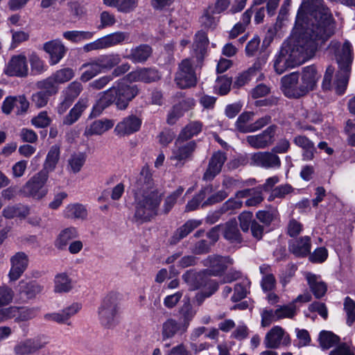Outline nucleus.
Masks as SVG:
<instances>
[{
    "mask_svg": "<svg viewBox=\"0 0 355 355\" xmlns=\"http://www.w3.org/2000/svg\"><path fill=\"white\" fill-rule=\"evenodd\" d=\"M297 38L284 44L274 60V69L282 74L313 56L317 49L334 33L336 22L323 0H306L298 10L295 28Z\"/></svg>",
    "mask_w": 355,
    "mask_h": 355,
    "instance_id": "1",
    "label": "nucleus"
},
{
    "mask_svg": "<svg viewBox=\"0 0 355 355\" xmlns=\"http://www.w3.org/2000/svg\"><path fill=\"white\" fill-rule=\"evenodd\" d=\"M152 173L148 166L142 167L132 184L135 221L140 223L151 220L157 214L162 194L153 188Z\"/></svg>",
    "mask_w": 355,
    "mask_h": 355,
    "instance_id": "2",
    "label": "nucleus"
},
{
    "mask_svg": "<svg viewBox=\"0 0 355 355\" xmlns=\"http://www.w3.org/2000/svg\"><path fill=\"white\" fill-rule=\"evenodd\" d=\"M138 93L137 85H128L121 80L116 81L112 87L101 93V97L93 107L92 112L94 115H98L113 103L117 109L124 110Z\"/></svg>",
    "mask_w": 355,
    "mask_h": 355,
    "instance_id": "3",
    "label": "nucleus"
},
{
    "mask_svg": "<svg viewBox=\"0 0 355 355\" xmlns=\"http://www.w3.org/2000/svg\"><path fill=\"white\" fill-rule=\"evenodd\" d=\"M336 60L339 67V71L336 74V92L343 94L348 83L350 64L352 62L351 44L349 42H345L341 49V52H336Z\"/></svg>",
    "mask_w": 355,
    "mask_h": 355,
    "instance_id": "4",
    "label": "nucleus"
},
{
    "mask_svg": "<svg viewBox=\"0 0 355 355\" xmlns=\"http://www.w3.org/2000/svg\"><path fill=\"white\" fill-rule=\"evenodd\" d=\"M120 302V295L117 293L111 292L103 298L98 311L100 322L103 326L109 328L115 325L121 310Z\"/></svg>",
    "mask_w": 355,
    "mask_h": 355,
    "instance_id": "5",
    "label": "nucleus"
},
{
    "mask_svg": "<svg viewBox=\"0 0 355 355\" xmlns=\"http://www.w3.org/2000/svg\"><path fill=\"white\" fill-rule=\"evenodd\" d=\"M48 179L49 175L46 171H40L25 183L20 193L26 197L41 200L48 193L49 190L45 186Z\"/></svg>",
    "mask_w": 355,
    "mask_h": 355,
    "instance_id": "6",
    "label": "nucleus"
},
{
    "mask_svg": "<svg viewBox=\"0 0 355 355\" xmlns=\"http://www.w3.org/2000/svg\"><path fill=\"white\" fill-rule=\"evenodd\" d=\"M196 147V141H187L177 137L170 159L175 162L174 165L176 167H182L187 162L191 160Z\"/></svg>",
    "mask_w": 355,
    "mask_h": 355,
    "instance_id": "7",
    "label": "nucleus"
},
{
    "mask_svg": "<svg viewBox=\"0 0 355 355\" xmlns=\"http://www.w3.org/2000/svg\"><path fill=\"white\" fill-rule=\"evenodd\" d=\"M49 344L46 336L38 334L17 343L13 347L15 355H35L45 348Z\"/></svg>",
    "mask_w": 355,
    "mask_h": 355,
    "instance_id": "8",
    "label": "nucleus"
},
{
    "mask_svg": "<svg viewBox=\"0 0 355 355\" xmlns=\"http://www.w3.org/2000/svg\"><path fill=\"white\" fill-rule=\"evenodd\" d=\"M174 81L181 89L193 87L197 83V76L191 58H186L178 64Z\"/></svg>",
    "mask_w": 355,
    "mask_h": 355,
    "instance_id": "9",
    "label": "nucleus"
},
{
    "mask_svg": "<svg viewBox=\"0 0 355 355\" xmlns=\"http://www.w3.org/2000/svg\"><path fill=\"white\" fill-rule=\"evenodd\" d=\"M250 165L265 169L279 168L282 165L280 157L270 151H259L251 155Z\"/></svg>",
    "mask_w": 355,
    "mask_h": 355,
    "instance_id": "10",
    "label": "nucleus"
},
{
    "mask_svg": "<svg viewBox=\"0 0 355 355\" xmlns=\"http://www.w3.org/2000/svg\"><path fill=\"white\" fill-rule=\"evenodd\" d=\"M232 263V259L229 257L217 254L209 255L202 261L203 266L207 268L205 273L212 276L221 275Z\"/></svg>",
    "mask_w": 355,
    "mask_h": 355,
    "instance_id": "11",
    "label": "nucleus"
},
{
    "mask_svg": "<svg viewBox=\"0 0 355 355\" xmlns=\"http://www.w3.org/2000/svg\"><path fill=\"white\" fill-rule=\"evenodd\" d=\"M276 130L277 126L275 125H270L258 135L248 136L246 137V141L253 148H266L273 144Z\"/></svg>",
    "mask_w": 355,
    "mask_h": 355,
    "instance_id": "12",
    "label": "nucleus"
},
{
    "mask_svg": "<svg viewBox=\"0 0 355 355\" xmlns=\"http://www.w3.org/2000/svg\"><path fill=\"white\" fill-rule=\"evenodd\" d=\"M299 73L293 72L284 76L281 79V89L288 98H298L304 96L301 83L298 84Z\"/></svg>",
    "mask_w": 355,
    "mask_h": 355,
    "instance_id": "13",
    "label": "nucleus"
},
{
    "mask_svg": "<svg viewBox=\"0 0 355 355\" xmlns=\"http://www.w3.org/2000/svg\"><path fill=\"white\" fill-rule=\"evenodd\" d=\"M263 344L268 349H277L282 345H289L291 339L281 327L275 326L266 334Z\"/></svg>",
    "mask_w": 355,
    "mask_h": 355,
    "instance_id": "14",
    "label": "nucleus"
},
{
    "mask_svg": "<svg viewBox=\"0 0 355 355\" xmlns=\"http://www.w3.org/2000/svg\"><path fill=\"white\" fill-rule=\"evenodd\" d=\"M141 125V120L134 114L124 117L114 129V133L119 138L128 137L138 132Z\"/></svg>",
    "mask_w": 355,
    "mask_h": 355,
    "instance_id": "15",
    "label": "nucleus"
},
{
    "mask_svg": "<svg viewBox=\"0 0 355 355\" xmlns=\"http://www.w3.org/2000/svg\"><path fill=\"white\" fill-rule=\"evenodd\" d=\"M10 269L8 278L10 282L19 279L28 266V255L23 252H18L10 257Z\"/></svg>",
    "mask_w": 355,
    "mask_h": 355,
    "instance_id": "16",
    "label": "nucleus"
},
{
    "mask_svg": "<svg viewBox=\"0 0 355 355\" xmlns=\"http://www.w3.org/2000/svg\"><path fill=\"white\" fill-rule=\"evenodd\" d=\"M130 69V65L128 62H124L120 66L114 68L110 75L103 76L89 84V87L92 89L100 90L107 86L114 78H116L125 74Z\"/></svg>",
    "mask_w": 355,
    "mask_h": 355,
    "instance_id": "17",
    "label": "nucleus"
},
{
    "mask_svg": "<svg viewBox=\"0 0 355 355\" xmlns=\"http://www.w3.org/2000/svg\"><path fill=\"white\" fill-rule=\"evenodd\" d=\"M226 159L227 157L225 153L221 151L214 153L209 159L208 167L202 179L206 181L212 180L220 172Z\"/></svg>",
    "mask_w": 355,
    "mask_h": 355,
    "instance_id": "18",
    "label": "nucleus"
},
{
    "mask_svg": "<svg viewBox=\"0 0 355 355\" xmlns=\"http://www.w3.org/2000/svg\"><path fill=\"white\" fill-rule=\"evenodd\" d=\"M5 73L10 76H26L28 73L26 58L24 55H17L12 57L8 62Z\"/></svg>",
    "mask_w": 355,
    "mask_h": 355,
    "instance_id": "19",
    "label": "nucleus"
},
{
    "mask_svg": "<svg viewBox=\"0 0 355 355\" xmlns=\"http://www.w3.org/2000/svg\"><path fill=\"white\" fill-rule=\"evenodd\" d=\"M237 184L238 181L233 178H224L223 180V189L207 197V200L203 202L202 206H209L223 201L228 196L232 189L237 187Z\"/></svg>",
    "mask_w": 355,
    "mask_h": 355,
    "instance_id": "20",
    "label": "nucleus"
},
{
    "mask_svg": "<svg viewBox=\"0 0 355 355\" xmlns=\"http://www.w3.org/2000/svg\"><path fill=\"white\" fill-rule=\"evenodd\" d=\"M320 78V74L314 65L308 66L303 69L301 85L304 95L315 88Z\"/></svg>",
    "mask_w": 355,
    "mask_h": 355,
    "instance_id": "21",
    "label": "nucleus"
},
{
    "mask_svg": "<svg viewBox=\"0 0 355 355\" xmlns=\"http://www.w3.org/2000/svg\"><path fill=\"white\" fill-rule=\"evenodd\" d=\"M220 225L225 239L232 244H241L243 242V237L235 218Z\"/></svg>",
    "mask_w": 355,
    "mask_h": 355,
    "instance_id": "22",
    "label": "nucleus"
},
{
    "mask_svg": "<svg viewBox=\"0 0 355 355\" xmlns=\"http://www.w3.org/2000/svg\"><path fill=\"white\" fill-rule=\"evenodd\" d=\"M289 251L297 257H305L310 254L311 249V238L308 236H302L292 240L288 244Z\"/></svg>",
    "mask_w": 355,
    "mask_h": 355,
    "instance_id": "23",
    "label": "nucleus"
},
{
    "mask_svg": "<svg viewBox=\"0 0 355 355\" xmlns=\"http://www.w3.org/2000/svg\"><path fill=\"white\" fill-rule=\"evenodd\" d=\"M44 50L49 55L51 65L58 64L66 53L65 46L58 40L46 42L44 44Z\"/></svg>",
    "mask_w": 355,
    "mask_h": 355,
    "instance_id": "24",
    "label": "nucleus"
},
{
    "mask_svg": "<svg viewBox=\"0 0 355 355\" xmlns=\"http://www.w3.org/2000/svg\"><path fill=\"white\" fill-rule=\"evenodd\" d=\"M128 78L132 81H141L144 83L155 82L160 79L161 76L157 70L151 68H142L131 71Z\"/></svg>",
    "mask_w": 355,
    "mask_h": 355,
    "instance_id": "25",
    "label": "nucleus"
},
{
    "mask_svg": "<svg viewBox=\"0 0 355 355\" xmlns=\"http://www.w3.org/2000/svg\"><path fill=\"white\" fill-rule=\"evenodd\" d=\"M205 271L203 273H196L192 271H187L182 275L183 280L189 286V289L194 291L201 287L209 286V282Z\"/></svg>",
    "mask_w": 355,
    "mask_h": 355,
    "instance_id": "26",
    "label": "nucleus"
},
{
    "mask_svg": "<svg viewBox=\"0 0 355 355\" xmlns=\"http://www.w3.org/2000/svg\"><path fill=\"white\" fill-rule=\"evenodd\" d=\"M114 121L112 119H103L93 121L85 130L86 137L101 135L113 128Z\"/></svg>",
    "mask_w": 355,
    "mask_h": 355,
    "instance_id": "27",
    "label": "nucleus"
},
{
    "mask_svg": "<svg viewBox=\"0 0 355 355\" xmlns=\"http://www.w3.org/2000/svg\"><path fill=\"white\" fill-rule=\"evenodd\" d=\"M78 231L75 227H68L62 229L58 234L55 241V247L60 250L67 248L69 242L78 237Z\"/></svg>",
    "mask_w": 355,
    "mask_h": 355,
    "instance_id": "28",
    "label": "nucleus"
},
{
    "mask_svg": "<svg viewBox=\"0 0 355 355\" xmlns=\"http://www.w3.org/2000/svg\"><path fill=\"white\" fill-rule=\"evenodd\" d=\"M201 224L202 221L200 220L190 219L187 220L184 224L175 230L171 238L170 243L173 245L178 243L180 240L189 234L193 230L201 225Z\"/></svg>",
    "mask_w": 355,
    "mask_h": 355,
    "instance_id": "29",
    "label": "nucleus"
},
{
    "mask_svg": "<svg viewBox=\"0 0 355 355\" xmlns=\"http://www.w3.org/2000/svg\"><path fill=\"white\" fill-rule=\"evenodd\" d=\"M19 293L28 300L35 299L37 295L41 294L44 290V286L35 280L28 282L21 281L19 282Z\"/></svg>",
    "mask_w": 355,
    "mask_h": 355,
    "instance_id": "30",
    "label": "nucleus"
},
{
    "mask_svg": "<svg viewBox=\"0 0 355 355\" xmlns=\"http://www.w3.org/2000/svg\"><path fill=\"white\" fill-rule=\"evenodd\" d=\"M179 323L182 326V333H185L191 322L196 314V311L194 310L188 300L185 302L179 309Z\"/></svg>",
    "mask_w": 355,
    "mask_h": 355,
    "instance_id": "31",
    "label": "nucleus"
},
{
    "mask_svg": "<svg viewBox=\"0 0 355 355\" xmlns=\"http://www.w3.org/2000/svg\"><path fill=\"white\" fill-rule=\"evenodd\" d=\"M305 277L314 296L318 299L324 296L327 292V287L326 284L321 279V277L311 272H307Z\"/></svg>",
    "mask_w": 355,
    "mask_h": 355,
    "instance_id": "32",
    "label": "nucleus"
},
{
    "mask_svg": "<svg viewBox=\"0 0 355 355\" xmlns=\"http://www.w3.org/2000/svg\"><path fill=\"white\" fill-rule=\"evenodd\" d=\"M152 48L148 44H140L132 48L127 58L135 63H142L146 62L151 55Z\"/></svg>",
    "mask_w": 355,
    "mask_h": 355,
    "instance_id": "33",
    "label": "nucleus"
},
{
    "mask_svg": "<svg viewBox=\"0 0 355 355\" xmlns=\"http://www.w3.org/2000/svg\"><path fill=\"white\" fill-rule=\"evenodd\" d=\"M102 72L107 71L119 67L121 58L118 53L101 55L95 58Z\"/></svg>",
    "mask_w": 355,
    "mask_h": 355,
    "instance_id": "34",
    "label": "nucleus"
},
{
    "mask_svg": "<svg viewBox=\"0 0 355 355\" xmlns=\"http://www.w3.org/2000/svg\"><path fill=\"white\" fill-rule=\"evenodd\" d=\"M85 69L80 77V80L84 83L88 82L97 75L102 73L96 58L90 59L88 62L83 63L80 70Z\"/></svg>",
    "mask_w": 355,
    "mask_h": 355,
    "instance_id": "35",
    "label": "nucleus"
},
{
    "mask_svg": "<svg viewBox=\"0 0 355 355\" xmlns=\"http://www.w3.org/2000/svg\"><path fill=\"white\" fill-rule=\"evenodd\" d=\"M87 98H80L69 114L65 116L63 123L69 125L75 123L87 107Z\"/></svg>",
    "mask_w": 355,
    "mask_h": 355,
    "instance_id": "36",
    "label": "nucleus"
},
{
    "mask_svg": "<svg viewBox=\"0 0 355 355\" xmlns=\"http://www.w3.org/2000/svg\"><path fill=\"white\" fill-rule=\"evenodd\" d=\"M73 288L71 279L66 272L57 274L54 278L53 291L56 293L69 292Z\"/></svg>",
    "mask_w": 355,
    "mask_h": 355,
    "instance_id": "37",
    "label": "nucleus"
},
{
    "mask_svg": "<svg viewBox=\"0 0 355 355\" xmlns=\"http://www.w3.org/2000/svg\"><path fill=\"white\" fill-rule=\"evenodd\" d=\"M162 338L163 340L172 338L174 336L180 332L182 333V326L173 318L166 320L162 324Z\"/></svg>",
    "mask_w": 355,
    "mask_h": 355,
    "instance_id": "38",
    "label": "nucleus"
},
{
    "mask_svg": "<svg viewBox=\"0 0 355 355\" xmlns=\"http://www.w3.org/2000/svg\"><path fill=\"white\" fill-rule=\"evenodd\" d=\"M29 214V208L21 204L6 206L2 211V215L8 219L15 217L24 218Z\"/></svg>",
    "mask_w": 355,
    "mask_h": 355,
    "instance_id": "39",
    "label": "nucleus"
},
{
    "mask_svg": "<svg viewBox=\"0 0 355 355\" xmlns=\"http://www.w3.org/2000/svg\"><path fill=\"white\" fill-rule=\"evenodd\" d=\"M63 216L69 219H85L87 216V211L85 207L81 204H70L64 209Z\"/></svg>",
    "mask_w": 355,
    "mask_h": 355,
    "instance_id": "40",
    "label": "nucleus"
},
{
    "mask_svg": "<svg viewBox=\"0 0 355 355\" xmlns=\"http://www.w3.org/2000/svg\"><path fill=\"white\" fill-rule=\"evenodd\" d=\"M202 123L200 121H191L181 130L178 137L187 141H191L192 137L198 135L202 131Z\"/></svg>",
    "mask_w": 355,
    "mask_h": 355,
    "instance_id": "41",
    "label": "nucleus"
},
{
    "mask_svg": "<svg viewBox=\"0 0 355 355\" xmlns=\"http://www.w3.org/2000/svg\"><path fill=\"white\" fill-rule=\"evenodd\" d=\"M60 153V147L58 145L52 146L47 153L44 168L41 171H46L47 175L53 171L58 162Z\"/></svg>",
    "mask_w": 355,
    "mask_h": 355,
    "instance_id": "42",
    "label": "nucleus"
},
{
    "mask_svg": "<svg viewBox=\"0 0 355 355\" xmlns=\"http://www.w3.org/2000/svg\"><path fill=\"white\" fill-rule=\"evenodd\" d=\"M187 103L191 104V107L194 105V100L193 98L188 99V101L183 100L178 104L174 105L167 116L166 121L169 125H173L176 121L182 116L185 105Z\"/></svg>",
    "mask_w": 355,
    "mask_h": 355,
    "instance_id": "43",
    "label": "nucleus"
},
{
    "mask_svg": "<svg viewBox=\"0 0 355 355\" xmlns=\"http://www.w3.org/2000/svg\"><path fill=\"white\" fill-rule=\"evenodd\" d=\"M130 34L127 32L118 31L102 37L105 49L116 46L129 40Z\"/></svg>",
    "mask_w": 355,
    "mask_h": 355,
    "instance_id": "44",
    "label": "nucleus"
},
{
    "mask_svg": "<svg viewBox=\"0 0 355 355\" xmlns=\"http://www.w3.org/2000/svg\"><path fill=\"white\" fill-rule=\"evenodd\" d=\"M254 113L252 112H244L241 114L235 123V127L238 131L242 133L252 132V123Z\"/></svg>",
    "mask_w": 355,
    "mask_h": 355,
    "instance_id": "45",
    "label": "nucleus"
},
{
    "mask_svg": "<svg viewBox=\"0 0 355 355\" xmlns=\"http://www.w3.org/2000/svg\"><path fill=\"white\" fill-rule=\"evenodd\" d=\"M64 39L73 42L78 43L85 40H89L94 36V33L83 31H68L62 34Z\"/></svg>",
    "mask_w": 355,
    "mask_h": 355,
    "instance_id": "46",
    "label": "nucleus"
},
{
    "mask_svg": "<svg viewBox=\"0 0 355 355\" xmlns=\"http://www.w3.org/2000/svg\"><path fill=\"white\" fill-rule=\"evenodd\" d=\"M320 345L323 349H328L340 342L338 336L328 331H322L319 335Z\"/></svg>",
    "mask_w": 355,
    "mask_h": 355,
    "instance_id": "47",
    "label": "nucleus"
},
{
    "mask_svg": "<svg viewBox=\"0 0 355 355\" xmlns=\"http://www.w3.org/2000/svg\"><path fill=\"white\" fill-rule=\"evenodd\" d=\"M15 321L17 323L26 322L35 318L37 314V309L34 307L19 308L15 306Z\"/></svg>",
    "mask_w": 355,
    "mask_h": 355,
    "instance_id": "48",
    "label": "nucleus"
},
{
    "mask_svg": "<svg viewBox=\"0 0 355 355\" xmlns=\"http://www.w3.org/2000/svg\"><path fill=\"white\" fill-rule=\"evenodd\" d=\"M83 89V87L82 84L76 80L69 84L62 91V96L73 102L80 94Z\"/></svg>",
    "mask_w": 355,
    "mask_h": 355,
    "instance_id": "49",
    "label": "nucleus"
},
{
    "mask_svg": "<svg viewBox=\"0 0 355 355\" xmlns=\"http://www.w3.org/2000/svg\"><path fill=\"white\" fill-rule=\"evenodd\" d=\"M58 84L52 75L43 80L37 82V86L39 89L50 96L55 94L58 92Z\"/></svg>",
    "mask_w": 355,
    "mask_h": 355,
    "instance_id": "50",
    "label": "nucleus"
},
{
    "mask_svg": "<svg viewBox=\"0 0 355 355\" xmlns=\"http://www.w3.org/2000/svg\"><path fill=\"white\" fill-rule=\"evenodd\" d=\"M250 282L245 279H243L234 286V292L232 296V302H238L247 296L250 288Z\"/></svg>",
    "mask_w": 355,
    "mask_h": 355,
    "instance_id": "51",
    "label": "nucleus"
},
{
    "mask_svg": "<svg viewBox=\"0 0 355 355\" xmlns=\"http://www.w3.org/2000/svg\"><path fill=\"white\" fill-rule=\"evenodd\" d=\"M278 216V211L275 208H270L267 210H259L256 213V218L266 226H269Z\"/></svg>",
    "mask_w": 355,
    "mask_h": 355,
    "instance_id": "52",
    "label": "nucleus"
},
{
    "mask_svg": "<svg viewBox=\"0 0 355 355\" xmlns=\"http://www.w3.org/2000/svg\"><path fill=\"white\" fill-rule=\"evenodd\" d=\"M85 155L83 153H75L68 159L69 171L73 173H78L85 162Z\"/></svg>",
    "mask_w": 355,
    "mask_h": 355,
    "instance_id": "53",
    "label": "nucleus"
},
{
    "mask_svg": "<svg viewBox=\"0 0 355 355\" xmlns=\"http://www.w3.org/2000/svg\"><path fill=\"white\" fill-rule=\"evenodd\" d=\"M277 319L293 318L297 313V306L294 303H290L287 305L279 306L276 310Z\"/></svg>",
    "mask_w": 355,
    "mask_h": 355,
    "instance_id": "54",
    "label": "nucleus"
},
{
    "mask_svg": "<svg viewBox=\"0 0 355 355\" xmlns=\"http://www.w3.org/2000/svg\"><path fill=\"white\" fill-rule=\"evenodd\" d=\"M52 76L58 85L63 84L74 77V71L72 69L67 67L56 71Z\"/></svg>",
    "mask_w": 355,
    "mask_h": 355,
    "instance_id": "55",
    "label": "nucleus"
},
{
    "mask_svg": "<svg viewBox=\"0 0 355 355\" xmlns=\"http://www.w3.org/2000/svg\"><path fill=\"white\" fill-rule=\"evenodd\" d=\"M207 288L209 291L199 292L196 294L195 300L198 306H200L207 297L212 295L218 290V284L215 280H210Z\"/></svg>",
    "mask_w": 355,
    "mask_h": 355,
    "instance_id": "56",
    "label": "nucleus"
},
{
    "mask_svg": "<svg viewBox=\"0 0 355 355\" xmlns=\"http://www.w3.org/2000/svg\"><path fill=\"white\" fill-rule=\"evenodd\" d=\"M232 80L226 76L218 77L216 79L215 89L218 91L220 95H226L230 91Z\"/></svg>",
    "mask_w": 355,
    "mask_h": 355,
    "instance_id": "57",
    "label": "nucleus"
},
{
    "mask_svg": "<svg viewBox=\"0 0 355 355\" xmlns=\"http://www.w3.org/2000/svg\"><path fill=\"white\" fill-rule=\"evenodd\" d=\"M344 310L347 314V324L351 326L355 321V302L349 297L345 298Z\"/></svg>",
    "mask_w": 355,
    "mask_h": 355,
    "instance_id": "58",
    "label": "nucleus"
},
{
    "mask_svg": "<svg viewBox=\"0 0 355 355\" xmlns=\"http://www.w3.org/2000/svg\"><path fill=\"white\" fill-rule=\"evenodd\" d=\"M184 191L182 187H179L175 191L166 197L164 204V213L167 214L175 204L177 199L181 196Z\"/></svg>",
    "mask_w": 355,
    "mask_h": 355,
    "instance_id": "59",
    "label": "nucleus"
},
{
    "mask_svg": "<svg viewBox=\"0 0 355 355\" xmlns=\"http://www.w3.org/2000/svg\"><path fill=\"white\" fill-rule=\"evenodd\" d=\"M14 291L8 286H0V307L8 305L12 302Z\"/></svg>",
    "mask_w": 355,
    "mask_h": 355,
    "instance_id": "60",
    "label": "nucleus"
},
{
    "mask_svg": "<svg viewBox=\"0 0 355 355\" xmlns=\"http://www.w3.org/2000/svg\"><path fill=\"white\" fill-rule=\"evenodd\" d=\"M51 118L46 111L40 112L36 116L31 119L32 124L38 128H44L50 125Z\"/></svg>",
    "mask_w": 355,
    "mask_h": 355,
    "instance_id": "61",
    "label": "nucleus"
},
{
    "mask_svg": "<svg viewBox=\"0 0 355 355\" xmlns=\"http://www.w3.org/2000/svg\"><path fill=\"white\" fill-rule=\"evenodd\" d=\"M51 96L44 91H39L33 94L31 96L32 103L37 108H41L46 105Z\"/></svg>",
    "mask_w": 355,
    "mask_h": 355,
    "instance_id": "62",
    "label": "nucleus"
},
{
    "mask_svg": "<svg viewBox=\"0 0 355 355\" xmlns=\"http://www.w3.org/2000/svg\"><path fill=\"white\" fill-rule=\"evenodd\" d=\"M137 2L138 0H118L116 8L121 12L128 13L136 8Z\"/></svg>",
    "mask_w": 355,
    "mask_h": 355,
    "instance_id": "63",
    "label": "nucleus"
},
{
    "mask_svg": "<svg viewBox=\"0 0 355 355\" xmlns=\"http://www.w3.org/2000/svg\"><path fill=\"white\" fill-rule=\"evenodd\" d=\"M261 325L263 327H269L273 322L279 320L275 311L272 309H263L261 313Z\"/></svg>",
    "mask_w": 355,
    "mask_h": 355,
    "instance_id": "64",
    "label": "nucleus"
}]
</instances>
